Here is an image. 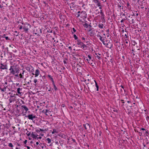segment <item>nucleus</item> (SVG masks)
<instances>
[{"label": "nucleus", "mask_w": 149, "mask_h": 149, "mask_svg": "<svg viewBox=\"0 0 149 149\" xmlns=\"http://www.w3.org/2000/svg\"><path fill=\"white\" fill-rule=\"evenodd\" d=\"M129 3H127V7H129Z\"/></svg>", "instance_id": "obj_64"}, {"label": "nucleus", "mask_w": 149, "mask_h": 149, "mask_svg": "<svg viewBox=\"0 0 149 149\" xmlns=\"http://www.w3.org/2000/svg\"><path fill=\"white\" fill-rule=\"evenodd\" d=\"M31 69V70H30V71H31V72H33L34 71V69L32 68Z\"/></svg>", "instance_id": "obj_46"}, {"label": "nucleus", "mask_w": 149, "mask_h": 149, "mask_svg": "<svg viewBox=\"0 0 149 149\" xmlns=\"http://www.w3.org/2000/svg\"><path fill=\"white\" fill-rule=\"evenodd\" d=\"M114 42H115V44L116 43L118 42V41L117 40H115Z\"/></svg>", "instance_id": "obj_56"}, {"label": "nucleus", "mask_w": 149, "mask_h": 149, "mask_svg": "<svg viewBox=\"0 0 149 149\" xmlns=\"http://www.w3.org/2000/svg\"><path fill=\"white\" fill-rule=\"evenodd\" d=\"M105 45L107 47L110 49L112 47V45L111 44V43L109 42L108 43L107 42L106 43V45Z\"/></svg>", "instance_id": "obj_11"}, {"label": "nucleus", "mask_w": 149, "mask_h": 149, "mask_svg": "<svg viewBox=\"0 0 149 149\" xmlns=\"http://www.w3.org/2000/svg\"><path fill=\"white\" fill-rule=\"evenodd\" d=\"M49 110L48 109H46L45 110V111H44V110H43L42 111V112L43 113H45L46 115L48 116Z\"/></svg>", "instance_id": "obj_17"}, {"label": "nucleus", "mask_w": 149, "mask_h": 149, "mask_svg": "<svg viewBox=\"0 0 149 149\" xmlns=\"http://www.w3.org/2000/svg\"><path fill=\"white\" fill-rule=\"evenodd\" d=\"M115 45L118 47H120V42H118L115 44Z\"/></svg>", "instance_id": "obj_28"}, {"label": "nucleus", "mask_w": 149, "mask_h": 149, "mask_svg": "<svg viewBox=\"0 0 149 149\" xmlns=\"http://www.w3.org/2000/svg\"><path fill=\"white\" fill-rule=\"evenodd\" d=\"M83 126L86 130H87L88 128H90V125L88 123L84 124Z\"/></svg>", "instance_id": "obj_10"}, {"label": "nucleus", "mask_w": 149, "mask_h": 149, "mask_svg": "<svg viewBox=\"0 0 149 149\" xmlns=\"http://www.w3.org/2000/svg\"><path fill=\"white\" fill-rule=\"evenodd\" d=\"M15 66H11L10 68L9 69L10 70V73L13 74H15V71L14 69Z\"/></svg>", "instance_id": "obj_7"}, {"label": "nucleus", "mask_w": 149, "mask_h": 149, "mask_svg": "<svg viewBox=\"0 0 149 149\" xmlns=\"http://www.w3.org/2000/svg\"><path fill=\"white\" fill-rule=\"evenodd\" d=\"M4 38H5L6 40H10V39L7 36L4 37Z\"/></svg>", "instance_id": "obj_42"}, {"label": "nucleus", "mask_w": 149, "mask_h": 149, "mask_svg": "<svg viewBox=\"0 0 149 149\" xmlns=\"http://www.w3.org/2000/svg\"><path fill=\"white\" fill-rule=\"evenodd\" d=\"M58 131H57L56 130V129H53V131L52 132V134H54L55 133H58Z\"/></svg>", "instance_id": "obj_23"}, {"label": "nucleus", "mask_w": 149, "mask_h": 149, "mask_svg": "<svg viewBox=\"0 0 149 149\" xmlns=\"http://www.w3.org/2000/svg\"><path fill=\"white\" fill-rule=\"evenodd\" d=\"M6 87H5V86H4L3 88L0 87V90L1 91L4 92L6 91Z\"/></svg>", "instance_id": "obj_20"}, {"label": "nucleus", "mask_w": 149, "mask_h": 149, "mask_svg": "<svg viewBox=\"0 0 149 149\" xmlns=\"http://www.w3.org/2000/svg\"><path fill=\"white\" fill-rule=\"evenodd\" d=\"M19 76H20V78H23L24 77L23 75L21 73L20 74H19Z\"/></svg>", "instance_id": "obj_41"}, {"label": "nucleus", "mask_w": 149, "mask_h": 149, "mask_svg": "<svg viewBox=\"0 0 149 149\" xmlns=\"http://www.w3.org/2000/svg\"><path fill=\"white\" fill-rule=\"evenodd\" d=\"M22 26H20L19 27V29H22Z\"/></svg>", "instance_id": "obj_59"}, {"label": "nucleus", "mask_w": 149, "mask_h": 149, "mask_svg": "<svg viewBox=\"0 0 149 149\" xmlns=\"http://www.w3.org/2000/svg\"><path fill=\"white\" fill-rule=\"evenodd\" d=\"M27 142V140H25V141L24 142V143L25 144H26V143Z\"/></svg>", "instance_id": "obj_48"}, {"label": "nucleus", "mask_w": 149, "mask_h": 149, "mask_svg": "<svg viewBox=\"0 0 149 149\" xmlns=\"http://www.w3.org/2000/svg\"><path fill=\"white\" fill-rule=\"evenodd\" d=\"M121 86L123 89L124 91H125V90L124 89V86L122 85H121Z\"/></svg>", "instance_id": "obj_53"}, {"label": "nucleus", "mask_w": 149, "mask_h": 149, "mask_svg": "<svg viewBox=\"0 0 149 149\" xmlns=\"http://www.w3.org/2000/svg\"><path fill=\"white\" fill-rule=\"evenodd\" d=\"M8 146L11 147H13V146L12 144L11 143H10L8 144Z\"/></svg>", "instance_id": "obj_37"}, {"label": "nucleus", "mask_w": 149, "mask_h": 149, "mask_svg": "<svg viewBox=\"0 0 149 149\" xmlns=\"http://www.w3.org/2000/svg\"><path fill=\"white\" fill-rule=\"evenodd\" d=\"M100 14L101 15L103 16H104V13L103 12H102V10H100Z\"/></svg>", "instance_id": "obj_39"}, {"label": "nucleus", "mask_w": 149, "mask_h": 149, "mask_svg": "<svg viewBox=\"0 0 149 149\" xmlns=\"http://www.w3.org/2000/svg\"><path fill=\"white\" fill-rule=\"evenodd\" d=\"M149 134V133H148V130H147V131H146V132H145V134Z\"/></svg>", "instance_id": "obj_57"}, {"label": "nucleus", "mask_w": 149, "mask_h": 149, "mask_svg": "<svg viewBox=\"0 0 149 149\" xmlns=\"http://www.w3.org/2000/svg\"><path fill=\"white\" fill-rule=\"evenodd\" d=\"M96 54V55L97 56H95V57H97V58L99 60H100L102 59L101 57L98 56L97 54Z\"/></svg>", "instance_id": "obj_34"}, {"label": "nucleus", "mask_w": 149, "mask_h": 149, "mask_svg": "<svg viewBox=\"0 0 149 149\" xmlns=\"http://www.w3.org/2000/svg\"><path fill=\"white\" fill-rule=\"evenodd\" d=\"M40 130L41 131H44V130H43V129H40Z\"/></svg>", "instance_id": "obj_61"}, {"label": "nucleus", "mask_w": 149, "mask_h": 149, "mask_svg": "<svg viewBox=\"0 0 149 149\" xmlns=\"http://www.w3.org/2000/svg\"><path fill=\"white\" fill-rule=\"evenodd\" d=\"M72 30L74 32H75L76 31V30L74 28H72Z\"/></svg>", "instance_id": "obj_49"}, {"label": "nucleus", "mask_w": 149, "mask_h": 149, "mask_svg": "<svg viewBox=\"0 0 149 149\" xmlns=\"http://www.w3.org/2000/svg\"><path fill=\"white\" fill-rule=\"evenodd\" d=\"M23 29L24 30V31L26 32L27 33V31H28V30L29 29L27 28H26L25 26H24V27H23Z\"/></svg>", "instance_id": "obj_26"}, {"label": "nucleus", "mask_w": 149, "mask_h": 149, "mask_svg": "<svg viewBox=\"0 0 149 149\" xmlns=\"http://www.w3.org/2000/svg\"><path fill=\"white\" fill-rule=\"evenodd\" d=\"M21 109H23V111L25 110L24 112L25 113L23 114V115H26V113L27 111L29 109L25 105H22L21 106Z\"/></svg>", "instance_id": "obj_4"}, {"label": "nucleus", "mask_w": 149, "mask_h": 149, "mask_svg": "<svg viewBox=\"0 0 149 149\" xmlns=\"http://www.w3.org/2000/svg\"><path fill=\"white\" fill-rule=\"evenodd\" d=\"M13 92H14V94L13 93H11V94L10 95V97H14L15 96H16V92L14 91H13Z\"/></svg>", "instance_id": "obj_22"}, {"label": "nucleus", "mask_w": 149, "mask_h": 149, "mask_svg": "<svg viewBox=\"0 0 149 149\" xmlns=\"http://www.w3.org/2000/svg\"><path fill=\"white\" fill-rule=\"evenodd\" d=\"M84 26L85 27L87 28L88 26V24L87 23H85V24L84 25Z\"/></svg>", "instance_id": "obj_33"}, {"label": "nucleus", "mask_w": 149, "mask_h": 149, "mask_svg": "<svg viewBox=\"0 0 149 149\" xmlns=\"http://www.w3.org/2000/svg\"><path fill=\"white\" fill-rule=\"evenodd\" d=\"M93 83H92L91 84V85L90 86V88H89V87L88 86V88L89 90H90V91H93L94 92V91H95V86L93 85Z\"/></svg>", "instance_id": "obj_3"}, {"label": "nucleus", "mask_w": 149, "mask_h": 149, "mask_svg": "<svg viewBox=\"0 0 149 149\" xmlns=\"http://www.w3.org/2000/svg\"><path fill=\"white\" fill-rule=\"evenodd\" d=\"M82 42H81V40H77V44L78 45H80V44H81V43Z\"/></svg>", "instance_id": "obj_29"}, {"label": "nucleus", "mask_w": 149, "mask_h": 149, "mask_svg": "<svg viewBox=\"0 0 149 149\" xmlns=\"http://www.w3.org/2000/svg\"><path fill=\"white\" fill-rule=\"evenodd\" d=\"M99 136H100L101 135V134L102 133V132L101 131H99Z\"/></svg>", "instance_id": "obj_45"}, {"label": "nucleus", "mask_w": 149, "mask_h": 149, "mask_svg": "<svg viewBox=\"0 0 149 149\" xmlns=\"http://www.w3.org/2000/svg\"><path fill=\"white\" fill-rule=\"evenodd\" d=\"M88 59L86 58V59H85V61H86L89 64L92 65L93 62V59H92L91 56L89 55L88 56Z\"/></svg>", "instance_id": "obj_2"}, {"label": "nucleus", "mask_w": 149, "mask_h": 149, "mask_svg": "<svg viewBox=\"0 0 149 149\" xmlns=\"http://www.w3.org/2000/svg\"><path fill=\"white\" fill-rule=\"evenodd\" d=\"M31 136L34 139H37V136H36V135L33 134V132H32V133L31 134Z\"/></svg>", "instance_id": "obj_13"}, {"label": "nucleus", "mask_w": 149, "mask_h": 149, "mask_svg": "<svg viewBox=\"0 0 149 149\" xmlns=\"http://www.w3.org/2000/svg\"><path fill=\"white\" fill-rule=\"evenodd\" d=\"M82 40H84L83 42H84L85 40V38L84 37H82L81 38Z\"/></svg>", "instance_id": "obj_44"}, {"label": "nucleus", "mask_w": 149, "mask_h": 149, "mask_svg": "<svg viewBox=\"0 0 149 149\" xmlns=\"http://www.w3.org/2000/svg\"><path fill=\"white\" fill-rule=\"evenodd\" d=\"M26 117H27L29 119L33 120V118H36L35 116H33L32 114H29L28 116H26Z\"/></svg>", "instance_id": "obj_5"}, {"label": "nucleus", "mask_w": 149, "mask_h": 149, "mask_svg": "<svg viewBox=\"0 0 149 149\" xmlns=\"http://www.w3.org/2000/svg\"><path fill=\"white\" fill-rule=\"evenodd\" d=\"M42 138V137L41 136L39 137H38L37 138V139H41Z\"/></svg>", "instance_id": "obj_58"}, {"label": "nucleus", "mask_w": 149, "mask_h": 149, "mask_svg": "<svg viewBox=\"0 0 149 149\" xmlns=\"http://www.w3.org/2000/svg\"><path fill=\"white\" fill-rule=\"evenodd\" d=\"M68 48L69 49H70V50H72V47L71 46H70L68 47Z\"/></svg>", "instance_id": "obj_60"}, {"label": "nucleus", "mask_w": 149, "mask_h": 149, "mask_svg": "<svg viewBox=\"0 0 149 149\" xmlns=\"http://www.w3.org/2000/svg\"><path fill=\"white\" fill-rule=\"evenodd\" d=\"M98 27L101 28V29H102L103 28V27L104 26V25L103 24L101 23V24H98Z\"/></svg>", "instance_id": "obj_25"}, {"label": "nucleus", "mask_w": 149, "mask_h": 149, "mask_svg": "<svg viewBox=\"0 0 149 149\" xmlns=\"http://www.w3.org/2000/svg\"><path fill=\"white\" fill-rule=\"evenodd\" d=\"M125 19H122L121 21H120V22L121 23H122V22H124V21Z\"/></svg>", "instance_id": "obj_47"}, {"label": "nucleus", "mask_w": 149, "mask_h": 149, "mask_svg": "<svg viewBox=\"0 0 149 149\" xmlns=\"http://www.w3.org/2000/svg\"><path fill=\"white\" fill-rule=\"evenodd\" d=\"M48 76L49 78H50V80L52 81V83L54 82L53 79L52 78V77H51L50 75H48Z\"/></svg>", "instance_id": "obj_21"}, {"label": "nucleus", "mask_w": 149, "mask_h": 149, "mask_svg": "<svg viewBox=\"0 0 149 149\" xmlns=\"http://www.w3.org/2000/svg\"><path fill=\"white\" fill-rule=\"evenodd\" d=\"M143 145L144 147H146V148H144V147H143L142 149H147V147L144 144H143Z\"/></svg>", "instance_id": "obj_40"}, {"label": "nucleus", "mask_w": 149, "mask_h": 149, "mask_svg": "<svg viewBox=\"0 0 149 149\" xmlns=\"http://www.w3.org/2000/svg\"><path fill=\"white\" fill-rule=\"evenodd\" d=\"M52 84L53 85L54 90L55 91H57L58 90V89H57V87H56V85L54 84V82Z\"/></svg>", "instance_id": "obj_24"}, {"label": "nucleus", "mask_w": 149, "mask_h": 149, "mask_svg": "<svg viewBox=\"0 0 149 149\" xmlns=\"http://www.w3.org/2000/svg\"><path fill=\"white\" fill-rule=\"evenodd\" d=\"M81 47H83V48H84L86 47L87 46L85 45L83 42L81 43V44H80V45H79Z\"/></svg>", "instance_id": "obj_14"}, {"label": "nucleus", "mask_w": 149, "mask_h": 149, "mask_svg": "<svg viewBox=\"0 0 149 149\" xmlns=\"http://www.w3.org/2000/svg\"><path fill=\"white\" fill-rule=\"evenodd\" d=\"M99 37H100V40L102 42L103 44L104 45H106V43L104 41V39H102V38L100 36H99Z\"/></svg>", "instance_id": "obj_15"}, {"label": "nucleus", "mask_w": 149, "mask_h": 149, "mask_svg": "<svg viewBox=\"0 0 149 149\" xmlns=\"http://www.w3.org/2000/svg\"><path fill=\"white\" fill-rule=\"evenodd\" d=\"M34 34L35 35H38V36H40L41 33V30L40 28H38L35 29L33 31Z\"/></svg>", "instance_id": "obj_1"}, {"label": "nucleus", "mask_w": 149, "mask_h": 149, "mask_svg": "<svg viewBox=\"0 0 149 149\" xmlns=\"http://www.w3.org/2000/svg\"><path fill=\"white\" fill-rule=\"evenodd\" d=\"M25 146V147H26L28 149H29L30 148V147L29 146Z\"/></svg>", "instance_id": "obj_54"}, {"label": "nucleus", "mask_w": 149, "mask_h": 149, "mask_svg": "<svg viewBox=\"0 0 149 149\" xmlns=\"http://www.w3.org/2000/svg\"><path fill=\"white\" fill-rule=\"evenodd\" d=\"M22 88H18L17 89V92L19 94H20L21 93L20 92V90H22Z\"/></svg>", "instance_id": "obj_30"}, {"label": "nucleus", "mask_w": 149, "mask_h": 149, "mask_svg": "<svg viewBox=\"0 0 149 149\" xmlns=\"http://www.w3.org/2000/svg\"><path fill=\"white\" fill-rule=\"evenodd\" d=\"M121 101L122 102V103L123 104L125 103V102L124 101V100H121Z\"/></svg>", "instance_id": "obj_50"}, {"label": "nucleus", "mask_w": 149, "mask_h": 149, "mask_svg": "<svg viewBox=\"0 0 149 149\" xmlns=\"http://www.w3.org/2000/svg\"><path fill=\"white\" fill-rule=\"evenodd\" d=\"M18 33H17V31H15L14 32V35H15L16 36H18Z\"/></svg>", "instance_id": "obj_32"}, {"label": "nucleus", "mask_w": 149, "mask_h": 149, "mask_svg": "<svg viewBox=\"0 0 149 149\" xmlns=\"http://www.w3.org/2000/svg\"><path fill=\"white\" fill-rule=\"evenodd\" d=\"M141 130H145V129L144 128H142L140 130V131H141Z\"/></svg>", "instance_id": "obj_52"}, {"label": "nucleus", "mask_w": 149, "mask_h": 149, "mask_svg": "<svg viewBox=\"0 0 149 149\" xmlns=\"http://www.w3.org/2000/svg\"><path fill=\"white\" fill-rule=\"evenodd\" d=\"M16 96H15L14 97H10V98L9 99V101H10V103H11L13 101H16Z\"/></svg>", "instance_id": "obj_8"}, {"label": "nucleus", "mask_w": 149, "mask_h": 149, "mask_svg": "<svg viewBox=\"0 0 149 149\" xmlns=\"http://www.w3.org/2000/svg\"><path fill=\"white\" fill-rule=\"evenodd\" d=\"M26 134L27 136H29L31 134V133L30 132H29V133L28 134L26 133Z\"/></svg>", "instance_id": "obj_51"}, {"label": "nucleus", "mask_w": 149, "mask_h": 149, "mask_svg": "<svg viewBox=\"0 0 149 149\" xmlns=\"http://www.w3.org/2000/svg\"><path fill=\"white\" fill-rule=\"evenodd\" d=\"M63 62L64 63V64H66L67 63V62L66 61H65L64 60L63 61Z\"/></svg>", "instance_id": "obj_63"}, {"label": "nucleus", "mask_w": 149, "mask_h": 149, "mask_svg": "<svg viewBox=\"0 0 149 149\" xmlns=\"http://www.w3.org/2000/svg\"><path fill=\"white\" fill-rule=\"evenodd\" d=\"M97 3V6L99 7L101 6L100 3L99 1H98Z\"/></svg>", "instance_id": "obj_36"}, {"label": "nucleus", "mask_w": 149, "mask_h": 149, "mask_svg": "<svg viewBox=\"0 0 149 149\" xmlns=\"http://www.w3.org/2000/svg\"><path fill=\"white\" fill-rule=\"evenodd\" d=\"M39 70L37 69L36 70V71H35V77H37L38 75L39 74Z\"/></svg>", "instance_id": "obj_18"}, {"label": "nucleus", "mask_w": 149, "mask_h": 149, "mask_svg": "<svg viewBox=\"0 0 149 149\" xmlns=\"http://www.w3.org/2000/svg\"><path fill=\"white\" fill-rule=\"evenodd\" d=\"M74 37L75 40H77L78 39V37H77L75 34H74L73 35Z\"/></svg>", "instance_id": "obj_35"}, {"label": "nucleus", "mask_w": 149, "mask_h": 149, "mask_svg": "<svg viewBox=\"0 0 149 149\" xmlns=\"http://www.w3.org/2000/svg\"><path fill=\"white\" fill-rule=\"evenodd\" d=\"M129 21L130 24H133L134 22V21L135 20V18H133L132 17H131L130 19H129Z\"/></svg>", "instance_id": "obj_9"}, {"label": "nucleus", "mask_w": 149, "mask_h": 149, "mask_svg": "<svg viewBox=\"0 0 149 149\" xmlns=\"http://www.w3.org/2000/svg\"><path fill=\"white\" fill-rule=\"evenodd\" d=\"M15 72H16L17 73H19V70L17 68H16V67H15L14 68Z\"/></svg>", "instance_id": "obj_27"}, {"label": "nucleus", "mask_w": 149, "mask_h": 149, "mask_svg": "<svg viewBox=\"0 0 149 149\" xmlns=\"http://www.w3.org/2000/svg\"><path fill=\"white\" fill-rule=\"evenodd\" d=\"M3 126L4 127L6 128L7 129H8L10 126V124H9L6 123L5 125H3Z\"/></svg>", "instance_id": "obj_16"}, {"label": "nucleus", "mask_w": 149, "mask_h": 149, "mask_svg": "<svg viewBox=\"0 0 149 149\" xmlns=\"http://www.w3.org/2000/svg\"><path fill=\"white\" fill-rule=\"evenodd\" d=\"M129 42V41L128 40L126 39L125 41V43L127 44Z\"/></svg>", "instance_id": "obj_38"}, {"label": "nucleus", "mask_w": 149, "mask_h": 149, "mask_svg": "<svg viewBox=\"0 0 149 149\" xmlns=\"http://www.w3.org/2000/svg\"><path fill=\"white\" fill-rule=\"evenodd\" d=\"M72 140L74 142H76L75 140L74 139H72Z\"/></svg>", "instance_id": "obj_55"}, {"label": "nucleus", "mask_w": 149, "mask_h": 149, "mask_svg": "<svg viewBox=\"0 0 149 149\" xmlns=\"http://www.w3.org/2000/svg\"><path fill=\"white\" fill-rule=\"evenodd\" d=\"M48 142V143H50L51 142V139L49 138H48L46 139Z\"/></svg>", "instance_id": "obj_31"}, {"label": "nucleus", "mask_w": 149, "mask_h": 149, "mask_svg": "<svg viewBox=\"0 0 149 149\" xmlns=\"http://www.w3.org/2000/svg\"><path fill=\"white\" fill-rule=\"evenodd\" d=\"M34 82L35 84H36L37 82V80L36 79H34Z\"/></svg>", "instance_id": "obj_43"}, {"label": "nucleus", "mask_w": 149, "mask_h": 149, "mask_svg": "<svg viewBox=\"0 0 149 149\" xmlns=\"http://www.w3.org/2000/svg\"><path fill=\"white\" fill-rule=\"evenodd\" d=\"M32 68V67L30 65H29L26 67V70L29 71H30L31 69Z\"/></svg>", "instance_id": "obj_12"}, {"label": "nucleus", "mask_w": 149, "mask_h": 149, "mask_svg": "<svg viewBox=\"0 0 149 149\" xmlns=\"http://www.w3.org/2000/svg\"><path fill=\"white\" fill-rule=\"evenodd\" d=\"M0 69L7 70V66L6 65H4L3 64L1 63L0 65Z\"/></svg>", "instance_id": "obj_6"}, {"label": "nucleus", "mask_w": 149, "mask_h": 149, "mask_svg": "<svg viewBox=\"0 0 149 149\" xmlns=\"http://www.w3.org/2000/svg\"><path fill=\"white\" fill-rule=\"evenodd\" d=\"M94 82L95 83V87H96V90L98 91H99V86L96 81L95 80H94Z\"/></svg>", "instance_id": "obj_19"}, {"label": "nucleus", "mask_w": 149, "mask_h": 149, "mask_svg": "<svg viewBox=\"0 0 149 149\" xmlns=\"http://www.w3.org/2000/svg\"><path fill=\"white\" fill-rule=\"evenodd\" d=\"M51 89H52L51 88V87H50V88H49V89L48 90V91H52V90H51Z\"/></svg>", "instance_id": "obj_62"}]
</instances>
